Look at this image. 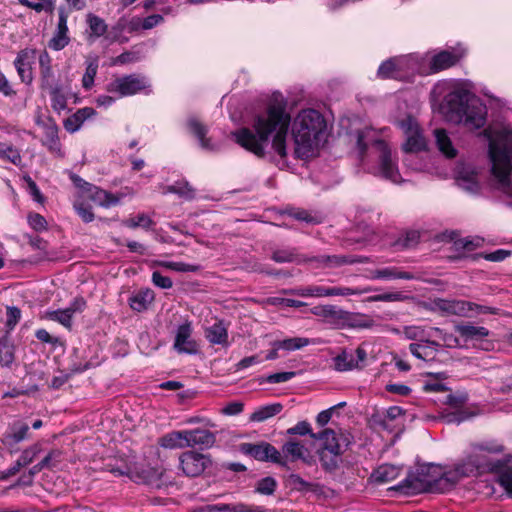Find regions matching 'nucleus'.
<instances>
[{
	"label": "nucleus",
	"instance_id": "nucleus-44",
	"mask_svg": "<svg viewBox=\"0 0 512 512\" xmlns=\"http://www.w3.org/2000/svg\"><path fill=\"white\" fill-rule=\"evenodd\" d=\"M86 20L90 29L91 37L99 38L107 32L108 26L99 16L89 13Z\"/></svg>",
	"mask_w": 512,
	"mask_h": 512
},
{
	"label": "nucleus",
	"instance_id": "nucleus-13",
	"mask_svg": "<svg viewBox=\"0 0 512 512\" xmlns=\"http://www.w3.org/2000/svg\"><path fill=\"white\" fill-rule=\"evenodd\" d=\"M463 55L464 50L462 48H452L439 51L432 56H423V58H425V62L427 63L429 74H432L454 66Z\"/></svg>",
	"mask_w": 512,
	"mask_h": 512
},
{
	"label": "nucleus",
	"instance_id": "nucleus-57",
	"mask_svg": "<svg viewBox=\"0 0 512 512\" xmlns=\"http://www.w3.org/2000/svg\"><path fill=\"white\" fill-rule=\"evenodd\" d=\"M0 157L5 158L13 164H18L21 161L19 152L11 146L0 144Z\"/></svg>",
	"mask_w": 512,
	"mask_h": 512
},
{
	"label": "nucleus",
	"instance_id": "nucleus-49",
	"mask_svg": "<svg viewBox=\"0 0 512 512\" xmlns=\"http://www.w3.org/2000/svg\"><path fill=\"white\" fill-rule=\"evenodd\" d=\"M42 451L41 445L39 443L33 444L29 448L25 449L20 457L18 458V466H27L33 462V460L38 456V454Z\"/></svg>",
	"mask_w": 512,
	"mask_h": 512
},
{
	"label": "nucleus",
	"instance_id": "nucleus-9",
	"mask_svg": "<svg viewBox=\"0 0 512 512\" xmlns=\"http://www.w3.org/2000/svg\"><path fill=\"white\" fill-rule=\"evenodd\" d=\"M70 179L81 194V197H85V199L92 201L98 206L109 208L119 203L117 196L88 183L76 174H71Z\"/></svg>",
	"mask_w": 512,
	"mask_h": 512
},
{
	"label": "nucleus",
	"instance_id": "nucleus-27",
	"mask_svg": "<svg viewBox=\"0 0 512 512\" xmlns=\"http://www.w3.org/2000/svg\"><path fill=\"white\" fill-rule=\"evenodd\" d=\"M28 431L29 426L26 423L15 422L9 427L1 441L4 446L12 448L27 437Z\"/></svg>",
	"mask_w": 512,
	"mask_h": 512
},
{
	"label": "nucleus",
	"instance_id": "nucleus-33",
	"mask_svg": "<svg viewBox=\"0 0 512 512\" xmlns=\"http://www.w3.org/2000/svg\"><path fill=\"white\" fill-rule=\"evenodd\" d=\"M49 89L50 101L52 109L60 114L67 108L68 92L61 85L50 86Z\"/></svg>",
	"mask_w": 512,
	"mask_h": 512
},
{
	"label": "nucleus",
	"instance_id": "nucleus-40",
	"mask_svg": "<svg viewBox=\"0 0 512 512\" xmlns=\"http://www.w3.org/2000/svg\"><path fill=\"white\" fill-rule=\"evenodd\" d=\"M312 438L323 441V447L320 450L328 452H340V445L337 440V435L333 430L325 429L318 434H312Z\"/></svg>",
	"mask_w": 512,
	"mask_h": 512
},
{
	"label": "nucleus",
	"instance_id": "nucleus-12",
	"mask_svg": "<svg viewBox=\"0 0 512 512\" xmlns=\"http://www.w3.org/2000/svg\"><path fill=\"white\" fill-rule=\"evenodd\" d=\"M398 80H409L416 74L428 75L425 58L419 54H409L396 57Z\"/></svg>",
	"mask_w": 512,
	"mask_h": 512
},
{
	"label": "nucleus",
	"instance_id": "nucleus-8",
	"mask_svg": "<svg viewBox=\"0 0 512 512\" xmlns=\"http://www.w3.org/2000/svg\"><path fill=\"white\" fill-rule=\"evenodd\" d=\"M396 124L405 135V141L402 144V150L405 153H417L426 150L427 140L415 118L408 115L405 118L397 119Z\"/></svg>",
	"mask_w": 512,
	"mask_h": 512
},
{
	"label": "nucleus",
	"instance_id": "nucleus-23",
	"mask_svg": "<svg viewBox=\"0 0 512 512\" xmlns=\"http://www.w3.org/2000/svg\"><path fill=\"white\" fill-rule=\"evenodd\" d=\"M282 457L288 462L290 461H296V460H302L304 463L311 465L313 464L314 460L310 456L309 450L300 442L296 440H290L287 441L282 446Z\"/></svg>",
	"mask_w": 512,
	"mask_h": 512
},
{
	"label": "nucleus",
	"instance_id": "nucleus-28",
	"mask_svg": "<svg viewBox=\"0 0 512 512\" xmlns=\"http://www.w3.org/2000/svg\"><path fill=\"white\" fill-rule=\"evenodd\" d=\"M465 401V397H457L452 394L446 396L445 403L449 405L451 408L456 409V412L447 413L443 416L444 420L447 423H460L465 421L473 416V414H469L464 411L458 410Z\"/></svg>",
	"mask_w": 512,
	"mask_h": 512
},
{
	"label": "nucleus",
	"instance_id": "nucleus-45",
	"mask_svg": "<svg viewBox=\"0 0 512 512\" xmlns=\"http://www.w3.org/2000/svg\"><path fill=\"white\" fill-rule=\"evenodd\" d=\"M396 57L382 62L377 70V76L381 79H398Z\"/></svg>",
	"mask_w": 512,
	"mask_h": 512
},
{
	"label": "nucleus",
	"instance_id": "nucleus-34",
	"mask_svg": "<svg viewBox=\"0 0 512 512\" xmlns=\"http://www.w3.org/2000/svg\"><path fill=\"white\" fill-rule=\"evenodd\" d=\"M186 431L189 447H194L197 445L210 447L215 442V437L213 433H211L208 430L193 429Z\"/></svg>",
	"mask_w": 512,
	"mask_h": 512
},
{
	"label": "nucleus",
	"instance_id": "nucleus-24",
	"mask_svg": "<svg viewBox=\"0 0 512 512\" xmlns=\"http://www.w3.org/2000/svg\"><path fill=\"white\" fill-rule=\"evenodd\" d=\"M192 327L191 324L186 322L180 325L177 329L174 348L179 353L193 354L197 351L195 341L191 339Z\"/></svg>",
	"mask_w": 512,
	"mask_h": 512
},
{
	"label": "nucleus",
	"instance_id": "nucleus-62",
	"mask_svg": "<svg viewBox=\"0 0 512 512\" xmlns=\"http://www.w3.org/2000/svg\"><path fill=\"white\" fill-rule=\"evenodd\" d=\"M152 282L155 286L162 288V289H169L173 285V282L169 277L162 275L158 271L153 272Z\"/></svg>",
	"mask_w": 512,
	"mask_h": 512
},
{
	"label": "nucleus",
	"instance_id": "nucleus-29",
	"mask_svg": "<svg viewBox=\"0 0 512 512\" xmlns=\"http://www.w3.org/2000/svg\"><path fill=\"white\" fill-rule=\"evenodd\" d=\"M99 58L97 55L90 54L85 58V72L81 79L84 90L89 91L93 88L95 77L98 73Z\"/></svg>",
	"mask_w": 512,
	"mask_h": 512
},
{
	"label": "nucleus",
	"instance_id": "nucleus-51",
	"mask_svg": "<svg viewBox=\"0 0 512 512\" xmlns=\"http://www.w3.org/2000/svg\"><path fill=\"white\" fill-rule=\"evenodd\" d=\"M14 361L13 346L7 339H0V363L9 366Z\"/></svg>",
	"mask_w": 512,
	"mask_h": 512
},
{
	"label": "nucleus",
	"instance_id": "nucleus-46",
	"mask_svg": "<svg viewBox=\"0 0 512 512\" xmlns=\"http://www.w3.org/2000/svg\"><path fill=\"white\" fill-rule=\"evenodd\" d=\"M18 2L21 5L36 11L37 13L45 11L49 14L53 13L56 4V0H39V2H32L29 0H18Z\"/></svg>",
	"mask_w": 512,
	"mask_h": 512
},
{
	"label": "nucleus",
	"instance_id": "nucleus-39",
	"mask_svg": "<svg viewBox=\"0 0 512 512\" xmlns=\"http://www.w3.org/2000/svg\"><path fill=\"white\" fill-rule=\"evenodd\" d=\"M282 408L283 406L280 403L261 406L255 409L249 419L251 422H263L279 414L282 411Z\"/></svg>",
	"mask_w": 512,
	"mask_h": 512
},
{
	"label": "nucleus",
	"instance_id": "nucleus-48",
	"mask_svg": "<svg viewBox=\"0 0 512 512\" xmlns=\"http://www.w3.org/2000/svg\"><path fill=\"white\" fill-rule=\"evenodd\" d=\"M339 454L340 452H328L326 450H319L318 455L322 467L328 471L335 469L338 463Z\"/></svg>",
	"mask_w": 512,
	"mask_h": 512
},
{
	"label": "nucleus",
	"instance_id": "nucleus-31",
	"mask_svg": "<svg viewBox=\"0 0 512 512\" xmlns=\"http://www.w3.org/2000/svg\"><path fill=\"white\" fill-rule=\"evenodd\" d=\"M205 336L212 344L228 345V329L223 321H217L212 326L208 327Z\"/></svg>",
	"mask_w": 512,
	"mask_h": 512
},
{
	"label": "nucleus",
	"instance_id": "nucleus-58",
	"mask_svg": "<svg viewBox=\"0 0 512 512\" xmlns=\"http://www.w3.org/2000/svg\"><path fill=\"white\" fill-rule=\"evenodd\" d=\"M126 225L131 228L143 227L149 228L151 225V219L145 214H139L126 221Z\"/></svg>",
	"mask_w": 512,
	"mask_h": 512
},
{
	"label": "nucleus",
	"instance_id": "nucleus-25",
	"mask_svg": "<svg viewBox=\"0 0 512 512\" xmlns=\"http://www.w3.org/2000/svg\"><path fill=\"white\" fill-rule=\"evenodd\" d=\"M434 138L435 144L443 156L446 158H455L457 156L458 149L445 129H435Z\"/></svg>",
	"mask_w": 512,
	"mask_h": 512
},
{
	"label": "nucleus",
	"instance_id": "nucleus-36",
	"mask_svg": "<svg viewBox=\"0 0 512 512\" xmlns=\"http://www.w3.org/2000/svg\"><path fill=\"white\" fill-rule=\"evenodd\" d=\"M369 279L395 280V279H413V275L407 272L399 271L394 267H385L370 272L367 276Z\"/></svg>",
	"mask_w": 512,
	"mask_h": 512
},
{
	"label": "nucleus",
	"instance_id": "nucleus-26",
	"mask_svg": "<svg viewBox=\"0 0 512 512\" xmlns=\"http://www.w3.org/2000/svg\"><path fill=\"white\" fill-rule=\"evenodd\" d=\"M188 131L193 134L199 140L200 146L208 151H214L217 149V145L212 143L210 139L205 138L207 128L196 118L189 117L186 122Z\"/></svg>",
	"mask_w": 512,
	"mask_h": 512
},
{
	"label": "nucleus",
	"instance_id": "nucleus-18",
	"mask_svg": "<svg viewBox=\"0 0 512 512\" xmlns=\"http://www.w3.org/2000/svg\"><path fill=\"white\" fill-rule=\"evenodd\" d=\"M366 357L367 353L362 347H358L355 352L344 350L334 358V367L340 372L358 369L363 366Z\"/></svg>",
	"mask_w": 512,
	"mask_h": 512
},
{
	"label": "nucleus",
	"instance_id": "nucleus-52",
	"mask_svg": "<svg viewBox=\"0 0 512 512\" xmlns=\"http://www.w3.org/2000/svg\"><path fill=\"white\" fill-rule=\"evenodd\" d=\"M167 192L178 194L182 197L190 199L194 196V190L192 187L185 181L176 182L173 185H170L167 188Z\"/></svg>",
	"mask_w": 512,
	"mask_h": 512
},
{
	"label": "nucleus",
	"instance_id": "nucleus-10",
	"mask_svg": "<svg viewBox=\"0 0 512 512\" xmlns=\"http://www.w3.org/2000/svg\"><path fill=\"white\" fill-rule=\"evenodd\" d=\"M312 314L321 318L323 322L334 328L355 326L353 314L335 305H318L311 309Z\"/></svg>",
	"mask_w": 512,
	"mask_h": 512
},
{
	"label": "nucleus",
	"instance_id": "nucleus-32",
	"mask_svg": "<svg viewBox=\"0 0 512 512\" xmlns=\"http://www.w3.org/2000/svg\"><path fill=\"white\" fill-rule=\"evenodd\" d=\"M155 295L151 289H141L133 294L129 299V305L132 310L142 312L147 310L149 305L154 301Z\"/></svg>",
	"mask_w": 512,
	"mask_h": 512
},
{
	"label": "nucleus",
	"instance_id": "nucleus-53",
	"mask_svg": "<svg viewBox=\"0 0 512 512\" xmlns=\"http://www.w3.org/2000/svg\"><path fill=\"white\" fill-rule=\"evenodd\" d=\"M27 221L29 226L37 232H43L47 230L48 225L46 219L38 213H29L27 216Z\"/></svg>",
	"mask_w": 512,
	"mask_h": 512
},
{
	"label": "nucleus",
	"instance_id": "nucleus-20",
	"mask_svg": "<svg viewBox=\"0 0 512 512\" xmlns=\"http://www.w3.org/2000/svg\"><path fill=\"white\" fill-rule=\"evenodd\" d=\"M85 306L86 302L83 298H76L70 306L65 309L46 312V317L60 323L66 328H71L74 314L82 312L85 309Z\"/></svg>",
	"mask_w": 512,
	"mask_h": 512
},
{
	"label": "nucleus",
	"instance_id": "nucleus-61",
	"mask_svg": "<svg viewBox=\"0 0 512 512\" xmlns=\"http://www.w3.org/2000/svg\"><path fill=\"white\" fill-rule=\"evenodd\" d=\"M82 125H83V123L77 117L76 113L69 116L63 122V126H64L65 130L68 131L69 133L77 132L82 127Z\"/></svg>",
	"mask_w": 512,
	"mask_h": 512
},
{
	"label": "nucleus",
	"instance_id": "nucleus-41",
	"mask_svg": "<svg viewBox=\"0 0 512 512\" xmlns=\"http://www.w3.org/2000/svg\"><path fill=\"white\" fill-rule=\"evenodd\" d=\"M435 342H422L410 344V351L413 356L421 360H430L434 357Z\"/></svg>",
	"mask_w": 512,
	"mask_h": 512
},
{
	"label": "nucleus",
	"instance_id": "nucleus-2",
	"mask_svg": "<svg viewBox=\"0 0 512 512\" xmlns=\"http://www.w3.org/2000/svg\"><path fill=\"white\" fill-rule=\"evenodd\" d=\"M473 90L469 80H441L431 91L432 109L451 123L462 124L470 130L480 129L486 124L487 108Z\"/></svg>",
	"mask_w": 512,
	"mask_h": 512
},
{
	"label": "nucleus",
	"instance_id": "nucleus-21",
	"mask_svg": "<svg viewBox=\"0 0 512 512\" xmlns=\"http://www.w3.org/2000/svg\"><path fill=\"white\" fill-rule=\"evenodd\" d=\"M67 21V14L65 13L64 9H60L57 28L48 43L50 49L54 51H60L70 43Z\"/></svg>",
	"mask_w": 512,
	"mask_h": 512
},
{
	"label": "nucleus",
	"instance_id": "nucleus-64",
	"mask_svg": "<svg viewBox=\"0 0 512 512\" xmlns=\"http://www.w3.org/2000/svg\"><path fill=\"white\" fill-rule=\"evenodd\" d=\"M295 376V372H279L267 376L268 383H283L291 380Z\"/></svg>",
	"mask_w": 512,
	"mask_h": 512
},
{
	"label": "nucleus",
	"instance_id": "nucleus-19",
	"mask_svg": "<svg viewBox=\"0 0 512 512\" xmlns=\"http://www.w3.org/2000/svg\"><path fill=\"white\" fill-rule=\"evenodd\" d=\"M41 127L43 129V136L41 138L42 145L55 156L63 157L64 153L58 135L59 127L56 122L52 119H48L41 124Z\"/></svg>",
	"mask_w": 512,
	"mask_h": 512
},
{
	"label": "nucleus",
	"instance_id": "nucleus-11",
	"mask_svg": "<svg viewBox=\"0 0 512 512\" xmlns=\"http://www.w3.org/2000/svg\"><path fill=\"white\" fill-rule=\"evenodd\" d=\"M372 291L371 288H350V287H331L326 288L322 286H309L303 288H297L290 290L291 294H295L300 297H328V296H350V295H362Z\"/></svg>",
	"mask_w": 512,
	"mask_h": 512
},
{
	"label": "nucleus",
	"instance_id": "nucleus-43",
	"mask_svg": "<svg viewBox=\"0 0 512 512\" xmlns=\"http://www.w3.org/2000/svg\"><path fill=\"white\" fill-rule=\"evenodd\" d=\"M85 200V197H81V194L77 191L75 200L73 202V207L79 217L84 222L89 223L94 220V213L92 212L91 206L84 203Z\"/></svg>",
	"mask_w": 512,
	"mask_h": 512
},
{
	"label": "nucleus",
	"instance_id": "nucleus-7",
	"mask_svg": "<svg viewBox=\"0 0 512 512\" xmlns=\"http://www.w3.org/2000/svg\"><path fill=\"white\" fill-rule=\"evenodd\" d=\"M273 260L278 263H286V262H296V263H302V262H310L312 264V267L314 268H334L339 267L345 264H352L356 262L355 259L347 258L344 256H319V257H313L310 259H301L299 258L296 253L293 250H277L273 253L272 256Z\"/></svg>",
	"mask_w": 512,
	"mask_h": 512
},
{
	"label": "nucleus",
	"instance_id": "nucleus-35",
	"mask_svg": "<svg viewBox=\"0 0 512 512\" xmlns=\"http://www.w3.org/2000/svg\"><path fill=\"white\" fill-rule=\"evenodd\" d=\"M400 475V468L391 465L384 464L379 466L371 475L372 480L375 483L383 484L388 483L396 479Z\"/></svg>",
	"mask_w": 512,
	"mask_h": 512
},
{
	"label": "nucleus",
	"instance_id": "nucleus-54",
	"mask_svg": "<svg viewBox=\"0 0 512 512\" xmlns=\"http://www.w3.org/2000/svg\"><path fill=\"white\" fill-rule=\"evenodd\" d=\"M287 483L293 489H296L298 491H309L312 488V484L310 482L304 480L302 477L295 473H291L287 477Z\"/></svg>",
	"mask_w": 512,
	"mask_h": 512
},
{
	"label": "nucleus",
	"instance_id": "nucleus-4",
	"mask_svg": "<svg viewBox=\"0 0 512 512\" xmlns=\"http://www.w3.org/2000/svg\"><path fill=\"white\" fill-rule=\"evenodd\" d=\"M489 138V158L496 187L512 198V127L485 130Z\"/></svg>",
	"mask_w": 512,
	"mask_h": 512
},
{
	"label": "nucleus",
	"instance_id": "nucleus-42",
	"mask_svg": "<svg viewBox=\"0 0 512 512\" xmlns=\"http://www.w3.org/2000/svg\"><path fill=\"white\" fill-rule=\"evenodd\" d=\"M202 512H256L243 503L236 504H211L202 509Z\"/></svg>",
	"mask_w": 512,
	"mask_h": 512
},
{
	"label": "nucleus",
	"instance_id": "nucleus-60",
	"mask_svg": "<svg viewBox=\"0 0 512 512\" xmlns=\"http://www.w3.org/2000/svg\"><path fill=\"white\" fill-rule=\"evenodd\" d=\"M405 336L411 340H418V343L424 342L425 331L421 327L418 326H410L405 328Z\"/></svg>",
	"mask_w": 512,
	"mask_h": 512
},
{
	"label": "nucleus",
	"instance_id": "nucleus-5",
	"mask_svg": "<svg viewBox=\"0 0 512 512\" xmlns=\"http://www.w3.org/2000/svg\"><path fill=\"white\" fill-rule=\"evenodd\" d=\"M384 130L376 131L373 128H365L357 133L358 154L364 161L365 153L371 149L377 157V162L370 168L371 173L392 183L402 182L398 170L397 157L392 153L391 148L383 137Z\"/></svg>",
	"mask_w": 512,
	"mask_h": 512
},
{
	"label": "nucleus",
	"instance_id": "nucleus-59",
	"mask_svg": "<svg viewBox=\"0 0 512 512\" xmlns=\"http://www.w3.org/2000/svg\"><path fill=\"white\" fill-rule=\"evenodd\" d=\"M287 434L304 436L310 434L312 436L311 426L306 421L298 422L294 427L287 430Z\"/></svg>",
	"mask_w": 512,
	"mask_h": 512
},
{
	"label": "nucleus",
	"instance_id": "nucleus-3",
	"mask_svg": "<svg viewBox=\"0 0 512 512\" xmlns=\"http://www.w3.org/2000/svg\"><path fill=\"white\" fill-rule=\"evenodd\" d=\"M504 452V446L496 440H487L471 447L470 453L454 467L444 472L430 485L429 490L444 493L465 477L478 476L488 472L499 473L498 482L512 496V469L503 467L510 462V456L494 460L493 455Z\"/></svg>",
	"mask_w": 512,
	"mask_h": 512
},
{
	"label": "nucleus",
	"instance_id": "nucleus-1",
	"mask_svg": "<svg viewBox=\"0 0 512 512\" xmlns=\"http://www.w3.org/2000/svg\"><path fill=\"white\" fill-rule=\"evenodd\" d=\"M250 127L231 133L233 140L258 158L272 153L285 161L289 151V130L294 144V155L309 159L318 155L327 142L329 132L325 117L315 109H303L293 119L286 111L284 101L272 100L256 111Z\"/></svg>",
	"mask_w": 512,
	"mask_h": 512
},
{
	"label": "nucleus",
	"instance_id": "nucleus-47",
	"mask_svg": "<svg viewBox=\"0 0 512 512\" xmlns=\"http://www.w3.org/2000/svg\"><path fill=\"white\" fill-rule=\"evenodd\" d=\"M60 452L58 450L50 451L38 464L33 466L31 474H36L45 468H51L59 461Z\"/></svg>",
	"mask_w": 512,
	"mask_h": 512
},
{
	"label": "nucleus",
	"instance_id": "nucleus-50",
	"mask_svg": "<svg viewBox=\"0 0 512 512\" xmlns=\"http://www.w3.org/2000/svg\"><path fill=\"white\" fill-rule=\"evenodd\" d=\"M124 32H127V22L125 17H121L111 29L112 41L121 44L128 42L129 39L123 35Z\"/></svg>",
	"mask_w": 512,
	"mask_h": 512
},
{
	"label": "nucleus",
	"instance_id": "nucleus-38",
	"mask_svg": "<svg viewBox=\"0 0 512 512\" xmlns=\"http://www.w3.org/2000/svg\"><path fill=\"white\" fill-rule=\"evenodd\" d=\"M456 331L466 340L477 341L489 335L488 329L482 326L462 324L456 326Z\"/></svg>",
	"mask_w": 512,
	"mask_h": 512
},
{
	"label": "nucleus",
	"instance_id": "nucleus-55",
	"mask_svg": "<svg viewBox=\"0 0 512 512\" xmlns=\"http://www.w3.org/2000/svg\"><path fill=\"white\" fill-rule=\"evenodd\" d=\"M159 265L177 272H194L198 269V267L195 265L183 262L163 261L160 262Z\"/></svg>",
	"mask_w": 512,
	"mask_h": 512
},
{
	"label": "nucleus",
	"instance_id": "nucleus-22",
	"mask_svg": "<svg viewBox=\"0 0 512 512\" xmlns=\"http://www.w3.org/2000/svg\"><path fill=\"white\" fill-rule=\"evenodd\" d=\"M35 56V50L23 49L21 50L15 61L14 65L22 82L30 84L32 82V63Z\"/></svg>",
	"mask_w": 512,
	"mask_h": 512
},
{
	"label": "nucleus",
	"instance_id": "nucleus-63",
	"mask_svg": "<svg viewBox=\"0 0 512 512\" xmlns=\"http://www.w3.org/2000/svg\"><path fill=\"white\" fill-rule=\"evenodd\" d=\"M25 180L27 182L28 192L33 198V200L40 204H43L45 199L36 183L30 177L25 178Z\"/></svg>",
	"mask_w": 512,
	"mask_h": 512
},
{
	"label": "nucleus",
	"instance_id": "nucleus-37",
	"mask_svg": "<svg viewBox=\"0 0 512 512\" xmlns=\"http://www.w3.org/2000/svg\"><path fill=\"white\" fill-rule=\"evenodd\" d=\"M315 343L316 342L314 340L306 337H292L284 340L274 341L272 346L281 348L286 351H295Z\"/></svg>",
	"mask_w": 512,
	"mask_h": 512
},
{
	"label": "nucleus",
	"instance_id": "nucleus-30",
	"mask_svg": "<svg viewBox=\"0 0 512 512\" xmlns=\"http://www.w3.org/2000/svg\"><path fill=\"white\" fill-rule=\"evenodd\" d=\"M159 445L166 449H182L189 447L187 431H172L159 439Z\"/></svg>",
	"mask_w": 512,
	"mask_h": 512
},
{
	"label": "nucleus",
	"instance_id": "nucleus-6",
	"mask_svg": "<svg viewBox=\"0 0 512 512\" xmlns=\"http://www.w3.org/2000/svg\"><path fill=\"white\" fill-rule=\"evenodd\" d=\"M106 91L116 98L130 97L139 93H151L150 80L140 74H130L114 78L106 86Z\"/></svg>",
	"mask_w": 512,
	"mask_h": 512
},
{
	"label": "nucleus",
	"instance_id": "nucleus-14",
	"mask_svg": "<svg viewBox=\"0 0 512 512\" xmlns=\"http://www.w3.org/2000/svg\"><path fill=\"white\" fill-rule=\"evenodd\" d=\"M241 451L252 456L256 460L270 461L283 467H287V461L282 457L281 452L269 443H244L241 445Z\"/></svg>",
	"mask_w": 512,
	"mask_h": 512
},
{
	"label": "nucleus",
	"instance_id": "nucleus-15",
	"mask_svg": "<svg viewBox=\"0 0 512 512\" xmlns=\"http://www.w3.org/2000/svg\"><path fill=\"white\" fill-rule=\"evenodd\" d=\"M179 461L183 473L189 477L199 476L211 464L209 456L194 451L183 453Z\"/></svg>",
	"mask_w": 512,
	"mask_h": 512
},
{
	"label": "nucleus",
	"instance_id": "nucleus-56",
	"mask_svg": "<svg viewBox=\"0 0 512 512\" xmlns=\"http://www.w3.org/2000/svg\"><path fill=\"white\" fill-rule=\"evenodd\" d=\"M276 481L272 477H266L261 479L257 486L256 491L260 494L271 495L275 491Z\"/></svg>",
	"mask_w": 512,
	"mask_h": 512
},
{
	"label": "nucleus",
	"instance_id": "nucleus-17",
	"mask_svg": "<svg viewBox=\"0 0 512 512\" xmlns=\"http://www.w3.org/2000/svg\"><path fill=\"white\" fill-rule=\"evenodd\" d=\"M455 182L460 189L469 194L476 195L480 192V178L475 167L460 166L456 172Z\"/></svg>",
	"mask_w": 512,
	"mask_h": 512
},
{
	"label": "nucleus",
	"instance_id": "nucleus-16",
	"mask_svg": "<svg viewBox=\"0 0 512 512\" xmlns=\"http://www.w3.org/2000/svg\"><path fill=\"white\" fill-rule=\"evenodd\" d=\"M473 303L464 300L435 299L433 309L443 315H456L461 317L473 316Z\"/></svg>",
	"mask_w": 512,
	"mask_h": 512
}]
</instances>
